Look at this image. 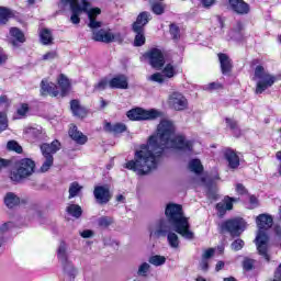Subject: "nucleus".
<instances>
[{
    "instance_id": "69168bd1",
    "label": "nucleus",
    "mask_w": 281,
    "mask_h": 281,
    "mask_svg": "<svg viewBox=\"0 0 281 281\" xmlns=\"http://www.w3.org/2000/svg\"><path fill=\"white\" fill-rule=\"evenodd\" d=\"M5 60H8V56H5V53L4 52H1L0 50V65L2 63H5Z\"/></svg>"
},
{
    "instance_id": "f3484780",
    "label": "nucleus",
    "mask_w": 281,
    "mask_h": 281,
    "mask_svg": "<svg viewBox=\"0 0 281 281\" xmlns=\"http://www.w3.org/2000/svg\"><path fill=\"white\" fill-rule=\"evenodd\" d=\"M110 89H128V78L125 75H116L109 81Z\"/></svg>"
},
{
    "instance_id": "680f3d73",
    "label": "nucleus",
    "mask_w": 281,
    "mask_h": 281,
    "mask_svg": "<svg viewBox=\"0 0 281 281\" xmlns=\"http://www.w3.org/2000/svg\"><path fill=\"white\" fill-rule=\"evenodd\" d=\"M201 3L204 8H212L216 3V0H201Z\"/></svg>"
},
{
    "instance_id": "b1692460",
    "label": "nucleus",
    "mask_w": 281,
    "mask_h": 281,
    "mask_svg": "<svg viewBox=\"0 0 281 281\" xmlns=\"http://www.w3.org/2000/svg\"><path fill=\"white\" fill-rule=\"evenodd\" d=\"M225 159L228 162L229 168L233 170H236V168L240 166V158L232 149L225 151Z\"/></svg>"
},
{
    "instance_id": "e433bc0d",
    "label": "nucleus",
    "mask_w": 281,
    "mask_h": 281,
    "mask_svg": "<svg viewBox=\"0 0 281 281\" xmlns=\"http://www.w3.org/2000/svg\"><path fill=\"white\" fill-rule=\"evenodd\" d=\"M27 113H30V105L22 103L16 110L18 120H23V117L27 116Z\"/></svg>"
},
{
    "instance_id": "a878e982",
    "label": "nucleus",
    "mask_w": 281,
    "mask_h": 281,
    "mask_svg": "<svg viewBox=\"0 0 281 281\" xmlns=\"http://www.w3.org/2000/svg\"><path fill=\"white\" fill-rule=\"evenodd\" d=\"M70 109L76 117H87V110L80 106V102L78 100H72L70 102Z\"/></svg>"
},
{
    "instance_id": "f03ea898",
    "label": "nucleus",
    "mask_w": 281,
    "mask_h": 281,
    "mask_svg": "<svg viewBox=\"0 0 281 281\" xmlns=\"http://www.w3.org/2000/svg\"><path fill=\"white\" fill-rule=\"evenodd\" d=\"M165 216L167 223L172 227L173 232H177L186 240H192L194 233L190 231V222L183 214V206L181 204L169 203L165 210Z\"/></svg>"
},
{
    "instance_id": "37998d69",
    "label": "nucleus",
    "mask_w": 281,
    "mask_h": 281,
    "mask_svg": "<svg viewBox=\"0 0 281 281\" xmlns=\"http://www.w3.org/2000/svg\"><path fill=\"white\" fill-rule=\"evenodd\" d=\"M111 80L103 78L101 79L95 86H94V91H104L109 87V82Z\"/></svg>"
},
{
    "instance_id": "6e6552de",
    "label": "nucleus",
    "mask_w": 281,
    "mask_h": 281,
    "mask_svg": "<svg viewBox=\"0 0 281 281\" xmlns=\"http://www.w3.org/2000/svg\"><path fill=\"white\" fill-rule=\"evenodd\" d=\"M150 21L149 12H142L133 24V32L136 36L134 40L135 47H142L146 43V36H144V26Z\"/></svg>"
},
{
    "instance_id": "5fc2aeb1",
    "label": "nucleus",
    "mask_w": 281,
    "mask_h": 281,
    "mask_svg": "<svg viewBox=\"0 0 281 281\" xmlns=\"http://www.w3.org/2000/svg\"><path fill=\"white\" fill-rule=\"evenodd\" d=\"M214 248H209L206 250H204V252L202 254V259L204 260H210V258H212V256H214Z\"/></svg>"
},
{
    "instance_id": "6e6d98bb",
    "label": "nucleus",
    "mask_w": 281,
    "mask_h": 281,
    "mask_svg": "<svg viewBox=\"0 0 281 281\" xmlns=\"http://www.w3.org/2000/svg\"><path fill=\"white\" fill-rule=\"evenodd\" d=\"M243 266L246 271H251L254 269V260L245 259Z\"/></svg>"
},
{
    "instance_id": "052dcab7",
    "label": "nucleus",
    "mask_w": 281,
    "mask_h": 281,
    "mask_svg": "<svg viewBox=\"0 0 281 281\" xmlns=\"http://www.w3.org/2000/svg\"><path fill=\"white\" fill-rule=\"evenodd\" d=\"M236 192H237V194H246L247 189H245V186L238 183V184H236Z\"/></svg>"
},
{
    "instance_id": "0e129e2a",
    "label": "nucleus",
    "mask_w": 281,
    "mask_h": 281,
    "mask_svg": "<svg viewBox=\"0 0 281 281\" xmlns=\"http://www.w3.org/2000/svg\"><path fill=\"white\" fill-rule=\"evenodd\" d=\"M225 267V262L218 261L215 266V271H221Z\"/></svg>"
},
{
    "instance_id": "aec40b11",
    "label": "nucleus",
    "mask_w": 281,
    "mask_h": 281,
    "mask_svg": "<svg viewBox=\"0 0 281 281\" xmlns=\"http://www.w3.org/2000/svg\"><path fill=\"white\" fill-rule=\"evenodd\" d=\"M229 7L236 14H249V4L243 0H228Z\"/></svg>"
},
{
    "instance_id": "ddd939ff",
    "label": "nucleus",
    "mask_w": 281,
    "mask_h": 281,
    "mask_svg": "<svg viewBox=\"0 0 281 281\" xmlns=\"http://www.w3.org/2000/svg\"><path fill=\"white\" fill-rule=\"evenodd\" d=\"M145 58L149 60V65L154 69H161L166 65V58L164 57V52L159 48H151L145 54Z\"/></svg>"
},
{
    "instance_id": "9b49d317",
    "label": "nucleus",
    "mask_w": 281,
    "mask_h": 281,
    "mask_svg": "<svg viewBox=\"0 0 281 281\" xmlns=\"http://www.w3.org/2000/svg\"><path fill=\"white\" fill-rule=\"evenodd\" d=\"M247 223L243 218H233L222 224L223 232H228L231 236H239L245 232Z\"/></svg>"
},
{
    "instance_id": "f704fd0d",
    "label": "nucleus",
    "mask_w": 281,
    "mask_h": 281,
    "mask_svg": "<svg viewBox=\"0 0 281 281\" xmlns=\"http://www.w3.org/2000/svg\"><path fill=\"white\" fill-rule=\"evenodd\" d=\"M67 212L68 214H70V216H74L75 218H80V216H82V207L77 204H70L67 207Z\"/></svg>"
},
{
    "instance_id": "4c0bfd02",
    "label": "nucleus",
    "mask_w": 281,
    "mask_h": 281,
    "mask_svg": "<svg viewBox=\"0 0 281 281\" xmlns=\"http://www.w3.org/2000/svg\"><path fill=\"white\" fill-rule=\"evenodd\" d=\"M114 223L113 217L111 216H101L98 220L99 227H102L103 229H106V227H111V224Z\"/></svg>"
},
{
    "instance_id": "f8f14e48",
    "label": "nucleus",
    "mask_w": 281,
    "mask_h": 281,
    "mask_svg": "<svg viewBox=\"0 0 281 281\" xmlns=\"http://www.w3.org/2000/svg\"><path fill=\"white\" fill-rule=\"evenodd\" d=\"M168 106L173 111H186L188 109V99L181 92H172L168 97Z\"/></svg>"
},
{
    "instance_id": "423d86ee",
    "label": "nucleus",
    "mask_w": 281,
    "mask_h": 281,
    "mask_svg": "<svg viewBox=\"0 0 281 281\" xmlns=\"http://www.w3.org/2000/svg\"><path fill=\"white\" fill-rule=\"evenodd\" d=\"M161 236H167V243L171 249H179V245H181L179 235L172 232V226H170L166 220H160L157 223L156 228L150 231L151 238H161Z\"/></svg>"
},
{
    "instance_id": "c85d7f7f",
    "label": "nucleus",
    "mask_w": 281,
    "mask_h": 281,
    "mask_svg": "<svg viewBox=\"0 0 281 281\" xmlns=\"http://www.w3.org/2000/svg\"><path fill=\"white\" fill-rule=\"evenodd\" d=\"M24 133L31 139H38L43 135V130L41 127H25Z\"/></svg>"
},
{
    "instance_id": "cd10ccee",
    "label": "nucleus",
    "mask_w": 281,
    "mask_h": 281,
    "mask_svg": "<svg viewBox=\"0 0 281 281\" xmlns=\"http://www.w3.org/2000/svg\"><path fill=\"white\" fill-rule=\"evenodd\" d=\"M179 74V69L177 66L172 64H167L165 68L162 69V76L165 78H175Z\"/></svg>"
},
{
    "instance_id": "4468645a",
    "label": "nucleus",
    "mask_w": 281,
    "mask_h": 281,
    "mask_svg": "<svg viewBox=\"0 0 281 281\" xmlns=\"http://www.w3.org/2000/svg\"><path fill=\"white\" fill-rule=\"evenodd\" d=\"M25 41V35L21 32L19 27H11L9 31V43L13 47H21L22 43Z\"/></svg>"
},
{
    "instance_id": "49530a36",
    "label": "nucleus",
    "mask_w": 281,
    "mask_h": 281,
    "mask_svg": "<svg viewBox=\"0 0 281 281\" xmlns=\"http://www.w3.org/2000/svg\"><path fill=\"white\" fill-rule=\"evenodd\" d=\"M8 128V115L5 113L0 112V133H3Z\"/></svg>"
},
{
    "instance_id": "e2e57ef3",
    "label": "nucleus",
    "mask_w": 281,
    "mask_h": 281,
    "mask_svg": "<svg viewBox=\"0 0 281 281\" xmlns=\"http://www.w3.org/2000/svg\"><path fill=\"white\" fill-rule=\"evenodd\" d=\"M250 207H258V198L256 196H250Z\"/></svg>"
},
{
    "instance_id": "58836bf2",
    "label": "nucleus",
    "mask_w": 281,
    "mask_h": 281,
    "mask_svg": "<svg viewBox=\"0 0 281 281\" xmlns=\"http://www.w3.org/2000/svg\"><path fill=\"white\" fill-rule=\"evenodd\" d=\"M45 161L41 167V172H47L54 166V156H44Z\"/></svg>"
},
{
    "instance_id": "4be33fe9",
    "label": "nucleus",
    "mask_w": 281,
    "mask_h": 281,
    "mask_svg": "<svg viewBox=\"0 0 281 281\" xmlns=\"http://www.w3.org/2000/svg\"><path fill=\"white\" fill-rule=\"evenodd\" d=\"M21 203H25V201L21 200V198H19L14 192H8L4 195V204L10 210H12V207H16V205H21Z\"/></svg>"
},
{
    "instance_id": "de8ad7c7",
    "label": "nucleus",
    "mask_w": 281,
    "mask_h": 281,
    "mask_svg": "<svg viewBox=\"0 0 281 281\" xmlns=\"http://www.w3.org/2000/svg\"><path fill=\"white\" fill-rule=\"evenodd\" d=\"M218 89H223V85L218 82H211L204 86V91H218Z\"/></svg>"
},
{
    "instance_id": "2f4dec72",
    "label": "nucleus",
    "mask_w": 281,
    "mask_h": 281,
    "mask_svg": "<svg viewBox=\"0 0 281 281\" xmlns=\"http://www.w3.org/2000/svg\"><path fill=\"white\" fill-rule=\"evenodd\" d=\"M189 170L194 172L195 175H201L203 172V165L201 164L200 159H192L189 162Z\"/></svg>"
},
{
    "instance_id": "bb28decb",
    "label": "nucleus",
    "mask_w": 281,
    "mask_h": 281,
    "mask_svg": "<svg viewBox=\"0 0 281 281\" xmlns=\"http://www.w3.org/2000/svg\"><path fill=\"white\" fill-rule=\"evenodd\" d=\"M57 82L63 97H65L66 93H69V89H71V83L65 75H59Z\"/></svg>"
},
{
    "instance_id": "393cba45",
    "label": "nucleus",
    "mask_w": 281,
    "mask_h": 281,
    "mask_svg": "<svg viewBox=\"0 0 281 281\" xmlns=\"http://www.w3.org/2000/svg\"><path fill=\"white\" fill-rule=\"evenodd\" d=\"M234 207V199L226 196L224 198L223 202L217 203L216 210L220 216H224L226 210H232Z\"/></svg>"
},
{
    "instance_id": "bf43d9fd",
    "label": "nucleus",
    "mask_w": 281,
    "mask_h": 281,
    "mask_svg": "<svg viewBox=\"0 0 281 281\" xmlns=\"http://www.w3.org/2000/svg\"><path fill=\"white\" fill-rule=\"evenodd\" d=\"M200 269L201 271H207L210 269V261L207 259H203L200 262Z\"/></svg>"
},
{
    "instance_id": "c9c22d12",
    "label": "nucleus",
    "mask_w": 281,
    "mask_h": 281,
    "mask_svg": "<svg viewBox=\"0 0 281 281\" xmlns=\"http://www.w3.org/2000/svg\"><path fill=\"white\" fill-rule=\"evenodd\" d=\"M149 265H153L154 267H161L162 265H166V257L161 255H154L149 258Z\"/></svg>"
},
{
    "instance_id": "2eb2a0df",
    "label": "nucleus",
    "mask_w": 281,
    "mask_h": 281,
    "mask_svg": "<svg viewBox=\"0 0 281 281\" xmlns=\"http://www.w3.org/2000/svg\"><path fill=\"white\" fill-rule=\"evenodd\" d=\"M94 198L98 203H109L111 201V191H109L108 187L98 186L93 191Z\"/></svg>"
},
{
    "instance_id": "7c9ffc66",
    "label": "nucleus",
    "mask_w": 281,
    "mask_h": 281,
    "mask_svg": "<svg viewBox=\"0 0 281 281\" xmlns=\"http://www.w3.org/2000/svg\"><path fill=\"white\" fill-rule=\"evenodd\" d=\"M104 128H105V131H109L110 133L120 134V133H124V131H126V125H124L122 123H116L114 125L111 123H106Z\"/></svg>"
},
{
    "instance_id": "dca6fc26",
    "label": "nucleus",
    "mask_w": 281,
    "mask_h": 281,
    "mask_svg": "<svg viewBox=\"0 0 281 281\" xmlns=\"http://www.w3.org/2000/svg\"><path fill=\"white\" fill-rule=\"evenodd\" d=\"M92 38L99 43H112L115 41V35L111 31L99 30L93 31Z\"/></svg>"
},
{
    "instance_id": "774afa93",
    "label": "nucleus",
    "mask_w": 281,
    "mask_h": 281,
    "mask_svg": "<svg viewBox=\"0 0 281 281\" xmlns=\"http://www.w3.org/2000/svg\"><path fill=\"white\" fill-rule=\"evenodd\" d=\"M276 158L278 159V161H281V151H277Z\"/></svg>"
},
{
    "instance_id": "72a5a7b5",
    "label": "nucleus",
    "mask_w": 281,
    "mask_h": 281,
    "mask_svg": "<svg viewBox=\"0 0 281 281\" xmlns=\"http://www.w3.org/2000/svg\"><path fill=\"white\" fill-rule=\"evenodd\" d=\"M40 36L43 45H52V42L54 41V37L52 36V31L44 29L41 31Z\"/></svg>"
},
{
    "instance_id": "7ed1b4c3",
    "label": "nucleus",
    "mask_w": 281,
    "mask_h": 281,
    "mask_svg": "<svg viewBox=\"0 0 281 281\" xmlns=\"http://www.w3.org/2000/svg\"><path fill=\"white\" fill-rule=\"evenodd\" d=\"M60 5L63 8H67V5H69L70 11H71L70 21H71V23H74V25H78V23H80V14H82V12H85L86 14H88V19L90 21L89 27H91V30H98V27H102V23L95 21V18L101 12L100 9L99 8L90 9L91 3H89V1H87V0H60Z\"/></svg>"
},
{
    "instance_id": "20e7f679",
    "label": "nucleus",
    "mask_w": 281,
    "mask_h": 281,
    "mask_svg": "<svg viewBox=\"0 0 281 281\" xmlns=\"http://www.w3.org/2000/svg\"><path fill=\"white\" fill-rule=\"evenodd\" d=\"M256 224L258 227V233L255 239L257 250L260 256H263V258L269 261V254H267L269 249V235L267 234V231L273 227V216L267 213L260 214L256 217Z\"/></svg>"
},
{
    "instance_id": "c756f323",
    "label": "nucleus",
    "mask_w": 281,
    "mask_h": 281,
    "mask_svg": "<svg viewBox=\"0 0 281 281\" xmlns=\"http://www.w3.org/2000/svg\"><path fill=\"white\" fill-rule=\"evenodd\" d=\"M12 16H14V14L10 9L0 7V25H5V23L12 19Z\"/></svg>"
},
{
    "instance_id": "0eeeda50",
    "label": "nucleus",
    "mask_w": 281,
    "mask_h": 281,
    "mask_svg": "<svg viewBox=\"0 0 281 281\" xmlns=\"http://www.w3.org/2000/svg\"><path fill=\"white\" fill-rule=\"evenodd\" d=\"M36 164L30 158H23L15 164V168L10 172V180L13 183H21L23 179L32 177L34 175V169Z\"/></svg>"
},
{
    "instance_id": "4d7b16f0",
    "label": "nucleus",
    "mask_w": 281,
    "mask_h": 281,
    "mask_svg": "<svg viewBox=\"0 0 281 281\" xmlns=\"http://www.w3.org/2000/svg\"><path fill=\"white\" fill-rule=\"evenodd\" d=\"M0 106H4V109H8V106H10V99H8L7 95L0 97Z\"/></svg>"
},
{
    "instance_id": "1a4fd4ad",
    "label": "nucleus",
    "mask_w": 281,
    "mask_h": 281,
    "mask_svg": "<svg viewBox=\"0 0 281 281\" xmlns=\"http://www.w3.org/2000/svg\"><path fill=\"white\" fill-rule=\"evenodd\" d=\"M57 258L67 276H69L70 278H76L77 271L76 268H74V263L69 261V255L67 254V244L65 241H61L59 244V247L57 249Z\"/></svg>"
},
{
    "instance_id": "c03bdc74",
    "label": "nucleus",
    "mask_w": 281,
    "mask_h": 281,
    "mask_svg": "<svg viewBox=\"0 0 281 281\" xmlns=\"http://www.w3.org/2000/svg\"><path fill=\"white\" fill-rule=\"evenodd\" d=\"M244 247H245V241L240 238L235 239L231 245V249L233 251H240V249H243Z\"/></svg>"
},
{
    "instance_id": "a211bd4d",
    "label": "nucleus",
    "mask_w": 281,
    "mask_h": 281,
    "mask_svg": "<svg viewBox=\"0 0 281 281\" xmlns=\"http://www.w3.org/2000/svg\"><path fill=\"white\" fill-rule=\"evenodd\" d=\"M41 93L42 95H52L53 98H56L58 95V87L54 85V82L43 79L41 83Z\"/></svg>"
},
{
    "instance_id": "13d9d810",
    "label": "nucleus",
    "mask_w": 281,
    "mask_h": 281,
    "mask_svg": "<svg viewBox=\"0 0 281 281\" xmlns=\"http://www.w3.org/2000/svg\"><path fill=\"white\" fill-rule=\"evenodd\" d=\"M79 234H80L81 238H92L93 231L85 229V231L79 232Z\"/></svg>"
},
{
    "instance_id": "338daca9",
    "label": "nucleus",
    "mask_w": 281,
    "mask_h": 281,
    "mask_svg": "<svg viewBox=\"0 0 281 281\" xmlns=\"http://www.w3.org/2000/svg\"><path fill=\"white\" fill-rule=\"evenodd\" d=\"M8 164H9L8 160L0 158V170H2V168H5V166H8Z\"/></svg>"
},
{
    "instance_id": "5701e85b",
    "label": "nucleus",
    "mask_w": 281,
    "mask_h": 281,
    "mask_svg": "<svg viewBox=\"0 0 281 281\" xmlns=\"http://www.w3.org/2000/svg\"><path fill=\"white\" fill-rule=\"evenodd\" d=\"M69 137H71V139H74V142H76V144H87V136L85 134H82V132L78 131L77 126H72L69 130Z\"/></svg>"
},
{
    "instance_id": "a19ab883",
    "label": "nucleus",
    "mask_w": 281,
    "mask_h": 281,
    "mask_svg": "<svg viewBox=\"0 0 281 281\" xmlns=\"http://www.w3.org/2000/svg\"><path fill=\"white\" fill-rule=\"evenodd\" d=\"M148 271H150V263L148 262H143L139 267H138V276H143L146 277L148 276Z\"/></svg>"
},
{
    "instance_id": "09e8293b",
    "label": "nucleus",
    "mask_w": 281,
    "mask_h": 281,
    "mask_svg": "<svg viewBox=\"0 0 281 281\" xmlns=\"http://www.w3.org/2000/svg\"><path fill=\"white\" fill-rule=\"evenodd\" d=\"M151 10H153L154 14H164V3L154 2L151 4Z\"/></svg>"
},
{
    "instance_id": "ea45409f",
    "label": "nucleus",
    "mask_w": 281,
    "mask_h": 281,
    "mask_svg": "<svg viewBox=\"0 0 281 281\" xmlns=\"http://www.w3.org/2000/svg\"><path fill=\"white\" fill-rule=\"evenodd\" d=\"M228 128H231V131L234 132V135H236V137H238L240 135V130H238V123H236V121L232 120V119H226L225 120Z\"/></svg>"
},
{
    "instance_id": "3c124183",
    "label": "nucleus",
    "mask_w": 281,
    "mask_h": 281,
    "mask_svg": "<svg viewBox=\"0 0 281 281\" xmlns=\"http://www.w3.org/2000/svg\"><path fill=\"white\" fill-rule=\"evenodd\" d=\"M57 56L58 54L56 53V50H50L43 55V60H54L55 58H57Z\"/></svg>"
},
{
    "instance_id": "a18cd8bd",
    "label": "nucleus",
    "mask_w": 281,
    "mask_h": 281,
    "mask_svg": "<svg viewBox=\"0 0 281 281\" xmlns=\"http://www.w3.org/2000/svg\"><path fill=\"white\" fill-rule=\"evenodd\" d=\"M9 150H14V153H23V147L19 143L11 140L7 144Z\"/></svg>"
},
{
    "instance_id": "864d4df0",
    "label": "nucleus",
    "mask_w": 281,
    "mask_h": 281,
    "mask_svg": "<svg viewBox=\"0 0 281 281\" xmlns=\"http://www.w3.org/2000/svg\"><path fill=\"white\" fill-rule=\"evenodd\" d=\"M218 173H215L212 178H203L202 183L210 186V183H214V181H218Z\"/></svg>"
},
{
    "instance_id": "603ef678",
    "label": "nucleus",
    "mask_w": 281,
    "mask_h": 281,
    "mask_svg": "<svg viewBox=\"0 0 281 281\" xmlns=\"http://www.w3.org/2000/svg\"><path fill=\"white\" fill-rule=\"evenodd\" d=\"M274 233L277 234L276 245H277V247H280V249H281V227L276 226L274 227Z\"/></svg>"
},
{
    "instance_id": "79ce46f5",
    "label": "nucleus",
    "mask_w": 281,
    "mask_h": 281,
    "mask_svg": "<svg viewBox=\"0 0 281 281\" xmlns=\"http://www.w3.org/2000/svg\"><path fill=\"white\" fill-rule=\"evenodd\" d=\"M148 80H150L151 82H158L159 85H161L162 82H165L166 77L161 72H156L149 76Z\"/></svg>"
},
{
    "instance_id": "f257e3e1",
    "label": "nucleus",
    "mask_w": 281,
    "mask_h": 281,
    "mask_svg": "<svg viewBox=\"0 0 281 281\" xmlns=\"http://www.w3.org/2000/svg\"><path fill=\"white\" fill-rule=\"evenodd\" d=\"M192 140H186L184 136L175 134V123L162 120L157 127V134L148 138L147 144L140 145L135 151L134 160L125 164L127 170H133L139 177L157 170L161 156L166 148L192 153Z\"/></svg>"
},
{
    "instance_id": "412c9836",
    "label": "nucleus",
    "mask_w": 281,
    "mask_h": 281,
    "mask_svg": "<svg viewBox=\"0 0 281 281\" xmlns=\"http://www.w3.org/2000/svg\"><path fill=\"white\" fill-rule=\"evenodd\" d=\"M218 60L221 64V69H222V74L223 76H227L228 74L232 72V59L229 58V56H227L226 54H218Z\"/></svg>"
},
{
    "instance_id": "39448f33",
    "label": "nucleus",
    "mask_w": 281,
    "mask_h": 281,
    "mask_svg": "<svg viewBox=\"0 0 281 281\" xmlns=\"http://www.w3.org/2000/svg\"><path fill=\"white\" fill-rule=\"evenodd\" d=\"M254 82H256V90L255 93L257 95H260L267 91V89H271L272 85H276L278 82V77L269 72V70L266 69L265 66H257L255 68Z\"/></svg>"
},
{
    "instance_id": "8fccbe9b",
    "label": "nucleus",
    "mask_w": 281,
    "mask_h": 281,
    "mask_svg": "<svg viewBox=\"0 0 281 281\" xmlns=\"http://www.w3.org/2000/svg\"><path fill=\"white\" fill-rule=\"evenodd\" d=\"M169 32L172 36V38L178 40L180 36V32H179V26H177V24H171Z\"/></svg>"
},
{
    "instance_id": "9d476101",
    "label": "nucleus",
    "mask_w": 281,
    "mask_h": 281,
    "mask_svg": "<svg viewBox=\"0 0 281 281\" xmlns=\"http://www.w3.org/2000/svg\"><path fill=\"white\" fill-rule=\"evenodd\" d=\"M164 113L159 110H144L140 108H136L133 110H130L127 112V117L133 121H142V120H157L158 117H161Z\"/></svg>"
},
{
    "instance_id": "6ab92c4d",
    "label": "nucleus",
    "mask_w": 281,
    "mask_h": 281,
    "mask_svg": "<svg viewBox=\"0 0 281 281\" xmlns=\"http://www.w3.org/2000/svg\"><path fill=\"white\" fill-rule=\"evenodd\" d=\"M60 150V143L58 140H53L52 144L41 145V151L43 157H54L55 153Z\"/></svg>"
},
{
    "instance_id": "473e14b6",
    "label": "nucleus",
    "mask_w": 281,
    "mask_h": 281,
    "mask_svg": "<svg viewBox=\"0 0 281 281\" xmlns=\"http://www.w3.org/2000/svg\"><path fill=\"white\" fill-rule=\"evenodd\" d=\"M82 191V186H80V183L78 182H72L69 186V195L68 199H75V196H78L80 194V192Z\"/></svg>"
}]
</instances>
